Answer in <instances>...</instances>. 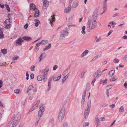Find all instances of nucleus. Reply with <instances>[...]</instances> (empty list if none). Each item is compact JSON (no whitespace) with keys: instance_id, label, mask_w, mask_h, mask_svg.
I'll list each match as a JSON object with an SVG mask.
<instances>
[{"instance_id":"1","label":"nucleus","mask_w":127,"mask_h":127,"mask_svg":"<svg viewBox=\"0 0 127 127\" xmlns=\"http://www.w3.org/2000/svg\"><path fill=\"white\" fill-rule=\"evenodd\" d=\"M65 114V110L64 108H62L59 113L58 116V120L60 122H61L64 118Z\"/></svg>"},{"instance_id":"2","label":"nucleus","mask_w":127,"mask_h":127,"mask_svg":"<svg viewBox=\"0 0 127 127\" xmlns=\"http://www.w3.org/2000/svg\"><path fill=\"white\" fill-rule=\"evenodd\" d=\"M21 119L20 113V112H18L16 116L15 115H13L11 119V122L14 121L16 122H19Z\"/></svg>"},{"instance_id":"3","label":"nucleus","mask_w":127,"mask_h":127,"mask_svg":"<svg viewBox=\"0 0 127 127\" xmlns=\"http://www.w3.org/2000/svg\"><path fill=\"white\" fill-rule=\"evenodd\" d=\"M61 34L60 35L59 39L60 40H63L65 38V36H67L68 35V32L67 31L65 30L62 31H61Z\"/></svg>"},{"instance_id":"4","label":"nucleus","mask_w":127,"mask_h":127,"mask_svg":"<svg viewBox=\"0 0 127 127\" xmlns=\"http://www.w3.org/2000/svg\"><path fill=\"white\" fill-rule=\"evenodd\" d=\"M92 26L91 27V29H93L96 27L97 25V23L95 20L93 19L92 22L91 23Z\"/></svg>"},{"instance_id":"5","label":"nucleus","mask_w":127,"mask_h":127,"mask_svg":"<svg viewBox=\"0 0 127 127\" xmlns=\"http://www.w3.org/2000/svg\"><path fill=\"white\" fill-rule=\"evenodd\" d=\"M98 12L97 10H95L94 11L92 15V19L95 20L97 19V16L98 14Z\"/></svg>"},{"instance_id":"6","label":"nucleus","mask_w":127,"mask_h":127,"mask_svg":"<svg viewBox=\"0 0 127 127\" xmlns=\"http://www.w3.org/2000/svg\"><path fill=\"white\" fill-rule=\"evenodd\" d=\"M43 5V8L45 9L48 7L49 5V2L47 0H42Z\"/></svg>"},{"instance_id":"7","label":"nucleus","mask_w":127,"mask_h":127,"mask_svg":"<svg viewBox=\"0 0 127 127\" xmlns=\"http://www.w3.org/2000/svg\"><path fill=\"white\" fill-rule=\"evenodd\" d=\"M99 121H100V119L97 116L96 117L95 123L96 127H98V126L100 125V122Z\"/></svg>"},{"instance_id":"8","label":"nucleus","mask_w":127,"mask_h":127,"mask_svg":"<svg viewBox=\"0 0 127 127\" xmlns=\"http://www.w3.org/2000/svg\"><path fill=\"white\" fill-rule=\"evenodd\" d=\"M90 110H87V109H85L84 112V117L85 119H87L89 115Z\"/></svg>"},{"instance_id":"9","label":"nucleus","mask_w":127,"mask_h":127,"mask_svg":"<svg viewBox=\"0 0 127 127\" xmlns=\"http://www.w3.org/2000/svg\"><path fill=\"white\" fill-rule=\"evenodd\" d=\"M23 41V40L20 37L16 40V44H18L19 45H22V43Z\"/></svg>"},{"instance_id":"10","label":"nucleus","mask_w":127,"mask_h":127,"mask_svg":"<svg viewBox=\"0 0 127 127\" xmlns=\"http://www.w3.org/2000/svg\"><path fill=\"white\" fill-rule=\"evenodd\" d=\"M23 39L27 41H30L32 40V38L30 37L25 36L22 37Z\"/></svg>"},{"instance_id":"11","label":"nucleus","mask_w":127,"mask_h":127,"mask_svg":"<svg viewBox=\"0 0 127 127\" xmlns=\"http://www.w3.org/2000/svg\"><path fill=\"white\" fill-rule=\"evenodd\" d=\"M101 74H99V73H97V72H95L93 75V77L95 79H97L99 77L101 76Z\"/></svg>"},{"instance_id":"12","label":"nucleus","mask_w":127,"mask_h":127,"mask_svg":"<svg viewBox=\"0 0 127 127\" xmlns=\"http://www.w3.org/2000/svg\"><path fill=\"white\" fill-rule=\"evenodd\" d=\"M91 105V101L90 100L88 101L87 102V106L86 109H87V110H90Z\"/></svg>"},{"instance_id":"13","label":"nucleus","mask_w":127,"mask_h":127,"mask_svg":"<svg viewBox=\"0 0 127 127\" xmlns=\"http://www.w3.org/2000/svg\"><path fill=\"white\" fill-rule=\"evenodd\" d=\"M71 6H68L67 8H66L64 10V12L65 13H67L70 12L71 10Z\"/></svg>"},{"instance_id":"14","label":"nucleus","mask_w":127,"mask_h":127,"mask_svg":"<svg viewBox=\"0 0 127 127\" xmlns=\"http://www.w3.org/2000/svg\"><path fill=\"white\" fill-rule=\"evenodd\" d=\"M88 52L89 51L88 50H87L85 51L81 54V57L83 58L84 56H86L88 54Z\"/></svg>"},{"instance_id":"15","label":"nucleus","mask_w":127,"mask_h":127,"mask_svg":"<svg viewBox=\"0 0 127 127\" xmlns=\"http://www.w3.org/2000/svg\"><path fill=\"white\" fill-rule=\"evenodd\" d=\"M45 57V53H42L40 56L39 60V61H40L42 59H43Z\"/></svg>"},{"instance_id":"16","label":"nucleus","mask_w":127,"mask_h":127,"mask_svg":"<svg viewBox=\"0 0 127 127\" xmlns=\"http://www.w3.org/2000/svg\"><path fill=\"white\" fill-rule=\"evenodd\" d=\"M115 70H110L109 72L108 75L110 77H112L115 73Z\"/></svg>"},{"instance_id":"17","label":"nucleus","mask_w":127,"mask_h":127,"mask_svg":"<svg viewBox=\"0 0 127 127\" xmlns=\"http://www.w3.org/2000/svg\"><path fill=\"white\" fill-rule=\"evenodd\" d=\"M51 44L50 43L48 45H46L45 47L43 49V51H45L46 50H47L49 49L51 47Z\"/></svg>"},{"instance_id":"18","label":"nucleus","mask_w":127,"mask_h":127,"mask_svg":"<svg viewBox=\"0 0 127 127\" xmlns=\"http://www.w3.org/2000/svg\"><path fill=\"white\" fill-rule=\"evenodd\" d=\"M103 12L101 14H103V13H105L107 9L106 3H103Z\"/></svg>"},{"instance_id":"19","label":"nucleus","mask_w":127,"mask_h":127,"mask_svg":"<svg viewBox=\"0 0 127 127\" xmlns=\"http://www.w3.org/2000/svg\"><path fill=\"white\" fill-rule=\"evenodd\" d=\"M35 5L33 3H31L30 5V9L31 10H33L36 9V7H35Z\"/></svg>"},{"instance_id":"20","label":"nucleus","mask_w":127,"mask_h":127,"mask_svg":"<svg viewBox=\"0 0 127 127\" xmlns=\"http://www.w3.org/2000/svg\"><path fill=\"white\" fill-rule=\"evenodd\" d=\"M69 74V73H68V74L66 76H65L63 78L62 80V83L63 84H64L66 80V79L68 76V75Z\"/></svg>"},{"instance_id":"21","label":"nucleus","mask_w":127,"mask_h":127,"mask_svg":"<svg viewBox=\"0 0 127 127\" xmlns=\"http://www.w3.org/2000/svg\"><path fill=\"white\" fill-rule=\"evenodd\" d=\"M78 1H76L75 2L73 3L72 7L74 8L78 6Z\"/></svg>"},{"instance_id":"22","label":"nucleus","mask_w":127,"mask_h":127,"mask_svg":"<svg viewBox=\"0 0 127 127\" xmlns=\"http://www.w3.org/2000/svg\"><path fill=\"white\" fill-rule=\"evenodd\" d=\"M40 45V43H37L36 44V45L35 47V48L37 50V52L39 50V46Z\"/></svg>"},{"instance_id":"23","label":"nucleus","mask_w":127,"mask_h":127,"mask_svg":"<svg viewBox=\"0 0 127 127\" xmlns=\"http://www.w3.org/2000/svg\"><path fill=\"white\" fill-rule=\"evenodd\" d=\"M90 84L89 83H87L86 85V90L87 91H89L90 90Z\"/></svg>"},{"instance_id":"24","label":"nucleus","mask_w":127,"mask_h":127,"mask_svg":"<svg viewBox=\"0 0 127 127\" xmlns=\"http://www.w3.org/2000/svg\"><path fill=\"white\" fill-rule=\"evenodd\" d=\"M39 12V10L38 9H36L34 14V16L36 17H37L38 16Z\"/></svg>"},{"instance_id":"25","label":"nucleus","mask_w":127,"mask_h":127,"mask_svg":"<svg viewBox=\"0 0 127 127\" xmlns=\"http://www.w3.org/2000/svg\"><path fill=\"white\" fill-rule=\"evenodd\" d=\"M43 77V76L41 75L38 76L37 78L38 80L39 81H41L42 80V78Z\"/></svg>"},{"instance_id":"26","label":"nucleus","mask_w":127,"mask_h":127,"mask_svg":"<svg viewBox=\"0 0 127 127\" xmlns=\"http://www.w3.org/2000/svg\"><path fill=\"white\" fill-rule=\"evenodd\" d=\"M91 25V22H90L89 21H88L87 25V29L88 30H90L91 29L90 26Z\"/></svg>"},{"instance_id":"27","label":"nucleus","mask_w":127,"mask_h":127,"mask_svg":"<svg viewBox=\"0 0 127 127\" xmlns=\"http://www.w3.org/2000/svg\"><path fill=\"white\" fill-rule=\"evenodd\" d=\"M38 105H37L36 104H35L32 107V109H33L32 110H30L29 112V113L30 112H32L33 110L35 109H36L37 108Z\"/></svg>"},{"instance_id":"28","label":"nucleus","mask_w":127,"mask_h":127,"mask_svg":"<svg viewBox=\"0 0 127 127\" xmlns=\"http://www.w3.org/2000/svg\"><path fill=\"white\" fill-rule=\"evenodd\" d=\"M42 112L40 111H39L38 112V117L40 119V118L43 115V113H41Z\"/></svg>"},{"instance_id":"29","label":"nucleus","mask_w":127,"mask_h":127,"mask_svg":"<svg viewBox=\"0 0 127 127\" xmlns=\"http://www.w3.org/2000/svg\"><path fill=\"white\" fill-rule=\"evenodd\" d=\"M34 21L36 22L35 23V26L36 27H37L38 26L39 23H40V21L38 19H35Z\"/></svg>"},{"instance_id":"30","label":"nucleus","mask_w":127,"mask_h":127,"mask_svg":"<svg viewBox=\"0 0 127 127\" xmlns=\"http://www.w3.org/2000/svg\"><path fill=\"white\" fill-rule=\"evenodd\" d=\"M33 88V85H30L29 86L27 90V93H28Z\"/></svg>"},{"instance_id":"31","label":"nucleus","mask_w":127,"mask_h":127,"mask_svg":"<svg viewBox=\"0 0 127 127\" xmlns=\"http://www.w3.org/2000/svg\"><path fill=\"white\" fill-rule=\"evenodd\" d=\"M107 79H106L104 80H101L100 82V83L101 84H103V85H104L107 83Z\"/></svg>"},{"instance_id":"32","label":"nucleus","mask_w":127,"mask_h":127,"mask_svg":"<svg viewBox=\"0 0 127 127\" xmlns=\"http://www.w3.org/2000/svg\"><path fill=\"white\" fill-rule=\"evenodd\" d=\"M49 71V69H46L41 70H40V72H43L44 74H45L46 72H47Z\"/></svg>"},{"instance_id":"33","label":"nucleus","mask_w":127,"mask_h":127,"mask_svg":"<svg viewBox=\"0 0 127 127\" xmlns=\"http://www.w3.org/2000/svg\"><path fill=\"white\" fill-rule=\"evenodd\" d=\"M1 52L4 55H5L7 53V49H2L1 50Z\"/></svg>"},{"instance_id":"34","label":"nucleus","mask_w":127,"mask_h":127,"mask_svg":"<svg viewBox=\"0 0 127 127\" xmlns=\"http://www.w3.org/2000/svg\"><path fill=\"white\" fill-rule=\"evenodd\" d=\"M12 123V122L13 123V124H12V127H15L16 125H17L18 124V122H16L14 121H12L11 122Z\"/></svg>"},{"instance_id":"35","label":"nucleus","mask_w":127,"mask_h":127,"mask_svg":"<svg viewBox=\"0 0 127 127\" xmlns=\"http://www.w3.org/2000/svg\"><path fill=\"white\" fill-rule=\"evenodd\" d=\"M124 111V108L123 106H122L120 107L119 109V112H123Z\"/></svg>"},{"instance_id":"36","label":"nucleus","mask_w":127,"mask_h":127,"mask_svg":"<svg viewBox=\"0 0 127 127\" xmlns=\"http://www.w3.org/2000/svg\"><path fill=\"white\" fill-rule=\"evenodd\" d=\"M48 42V40H42L41 42H39V43H40V44H46Z\"/></svg>"},{"instance_id":"37","label":"nucleus","mask_w":127,"mask_h":127,"mask_svg":"<svg viewBox=\"0 0 127 127\" xmlns=\"http://www.w3.org/2000/svg\"><path fill=\"white\" fill-rule=\"evenodd\" d=\"M39 108L40 109L39 111H41V113H43L45 110V107H43L41 108V107H39Z\"/></svg>"},{"instance_id":"38","label":"nucleus","mask_w":127,"mask_h":127,"mask_svg":"<svg viewBox=\"0 0 127 127\" xmlns=\"http://www.w3.org/2000/svg\"><path fill=\"white\" fill-rule=\"evenodd\" d=\"M61 77V75H60V76H58V77H59V78H54L53 79V80L55 81H58L60 79Z\"/></svg>"},{"instance_id":"39","label":"nucleus","mask_w":127,"mask_h":127,"mask_svg":"<svg viewBox=\"0 0 127 127\" xmlns=\"http://www.w3.org/2000/svg\"><path fill=\"white\" fill-rule=\"evenodd\" d=\"M11 25L9 24H7V25L5 26V28L7 29H9L11 27Z\"/></svg>"},{"instance_id":"40","label":"nucleus","mask_w":127,"mask_h":127,"mask_svg":"<svg viewBox=\"0 0 127 127\" xmlns=\"http://www.w3.org/2000/svg\"><path fill=\"white\" fill-rule=\"evenodd\" d=\"M5 6L8 12H9L10 10V8L9 5L7 4H5Z\"/></svg>"},{"instance_id":"41","label":"nucleus","mask_w":127,"mask_h":127,"mask_svg":"<svg viewBox=\"0 0 127 127\" xmlns=\"http://www.w3.org/2000/svg\"><path fill=\"white\" fill-rule=\"evenodd\" d=\"M8 18H9V19H6L5 20V21L4 22L5 23H6V24L7 23L6 22V21H8L9 22V23L10 22V18H9V16H10V14H8Z\"/></svg>"},{"instance_id":"42","label":"nucleus","mask_w":127,"mask_h":127,"mask_svg":"<svg viewBox=\"0 0 127 127\" xmlns=\"http://www.w3.org/2000/svg\"><path fill=\"white\" fill-rule=\"evenodd\" d=\"M89 124V122L84 123H83V126L84 127H86L88 126Z\"/></svg>"},{"instance_id":"43","label":"nucleus","mask_w":127,"mask_h":127,"mask_svg":"<svg viewBox=\"0 0 127 127\" xmlns=\"http://www.w3.org/2000/svg\"><path fill=\"white\" fill-rule=\"evenodd\" d=\"M54 76H52L51 77H50L49 79L48 80V84H51V82L52 80V78Z\"/></svg>"},{"instance_id":"44","label":"nucleus","mask_w":127,"mask_h":127,"mask_svg":"<svg viewBox=\"0 0 127 127\" xmlns=\"http://www.w3.org/2000/svg\"><path fill=\"white\" fill-rule=\"evenodd\" d=\"M124 62L127 61V55H125L124 57Z\"/></svg>"},{"instance_id":"45","label":"nucleus","mask_w":127,"mask_h":127,"mask_svg":"<svg viewBox=\"0 0 127 127\" xmlns=\"http://www.w3.org/2000/svg\"><path fill=\"white\" fill-rule=\"evenodd\" d=\"M54 119L53 118H52L49 120V122L51 124H52L54 122Z\"/></svg>"},{"instance_id":"46","label":"nucleus","mask_w":127,"mask_h":127,"mask_svg":"<svg viewBox=\"0 0 127 127\" xmlns=\"http://www.w3.org/2000/svg\"><path fill=\"white\" fill-rule=\"evenodd\" d=\"M86 90H85L83 93L82 97L85 98V96L86 95Z\"/></svg>"},{"instance_id":"47","label":"nucleus","mask_w":127,"mask_h":127,"mask_svg":"<svg viewBox=\"0 0 127 127\" xmlns=\"http://www.w3.org/2000/svg\"><path fill=\"white\" fill-rule=\"evenodd\" d=\"M119 61V60L116 58H115L113 62L116 63H118Z\"/></svg>"},{"instance_id":"48","label":"nucleus","mask_w":127,"mask_h":127,"mask_svg":"<svg viewBox=\"0 0 127 127\" xmlns=\"http://www.w3.org/2000/svg\"><path fill=\"white\" fill-rule=\"evenodd\" d=\"M19 91L20 90L19 89H17L14 90V93H16V94H18L19 93Z\"/></svg>"},{"instance_id":"49","label":"nucleus","mask_w":127,"mask_h":127,"mask_svg":"<svg viewBox=\"0 0 127 127\" xmlns=\"http://www.w3.org/2000/svg\"><path fill=\"white\" fill-rule=\"evenodd\" d=\"M35 68V66L33 65L31 67V70L32 71H34Z\"/></svg>"},{"instance_id":"50","label":"nucleus","mask_w":127,"mask_h":127,"mask_svg":"<svg viewBox=\"0 0 127 127\" xmlns=\"http://www.w3.org/2000/svg\"><path fill=\"white\" fill-rule=\"evenodd\" d=\"M68 125V123L67 122L64 123L63 125L64 127H67Z\"/></svg>"},{"instance_id":"51","label":"nucleus","mask_w":127,"mask_h":127,"mask_svg":"<svg viewBox=\"0 0 127 127\" xmlns=\"http://www.w3.org/2000/svg\"><path fill=\"white\" fill-rule=\"evenodd\" d=\"M3 28H0V33L3 34Z\"/></svg>"},{"instance_id":"52","label":"nucleus","mask_w":127,"mask_h":127,"mask_svg":"<svg viewBox=\"0 0 127 127\" xmlns=\"http://www.w3.org/2000/svg\"><path fill=\"white\" fill-rule=\"evenodd\" d=\"M30 77L31 79H33V78H34V74H32V73L30 75Z\"/></svg>"},{"instance_id":"53","label":"nucleus","mask_w":127,"mask_h":127,"mask_svg":"<svg viewBox=\"0 0 127 127\" xmlns=\"http://www.w3.org/2000/svg\"><path fill=\"white\" fill-rule=\"evenodd\" d=\"M58 67V66L55 65L53 67V69L54 70H55Z\"/></svg>"},{"instance_id":"54","label":"nucleus","mask_w":127,"mask_h":127,"mask_svg":"<svg viewBox=\"0 0 127 127\" xmlns=\"http://www.w3.org/2000/svg\"><path fill=\"white\" fill-rule=\"evenodd\" d=\"M67 26H68V27H70H70H74L75 26L73 24H68Z\"/></svg>"},{"instance_id":"55","label":"nucleus","mask_w":127,"mask_h":127,"mask_svg":"<svg viewBox=\"0 0 127 127\" xmlns=\"http://www.w3.org/2000/svg\"><path fill=\"white\" fill-rule=\"evenodd\" d=\"M109 107H111L112 109H113L115 107V105L114 104H113L111 105H110Z\"/></svg>"},{"instance_id":"56","label":"nucleus","mask_w":127,"mask_h":127,"mask_svg":"<svg viewBox=\"0 0 127 127\" xmlns=\"http://www.w3.org/2000/svg\"><path fill=\"white\" fill-rule=\"evenodd\" d=\"M112 87V86L111 85H108L106 87V88H108L107 89H108V90L110 89Z\"/></svg>"},{"instance_id":"57","label":"nucleus","mask_w":127,"mask_h":127,"mask_svg":"<svg viewBox=\"0 0 127 127\" xmlns=\"http://www.w3.org/2000/svg\"><path fill=\"white\" fill-rule=\"evenodd\" d=\"M4 36L3 34L0 33V38L2 39L4 38Z\"/></svg>"},{"instance_id":"58","label":"nucleus","mask_w":127,"mask_h":127,"mask_svg":"<svg viewBox=\"0 0 127 127\" xmlns=\"http://www.w3.org/2000/svg\"><path fill=\"white\" fill-rule=\"evenodd\" d=\"M96 79L95 78L92 82L91 84L92 85H94V82L95 81Z\"/></svg>"},{"instance_id":"59","label":"nucleus","mask_w":127,"mask_h":127,"mask_svg":"<svg viewBox=\"0 0 127 127\" xmlns=\"http://www.w3.org/2000/svg\"><path fill=\"white\" fill-rule=\"evenodd\" d=\"M109 91L108 89H107L106 91V94L107 95V96L108 97L109 96Z\"/></svg>"},{"instance_id":"60","label":"nucleus","mask_w":127,"mask_h":127,"mask_svg":"<svg viewBox=\"0 0 127 127\" xmlns=\"http://www.w3.org/2000/svg\"><path fill=\"white\" fill-rule=\"evenodd\" d=\"M112 32H113L112 30H110L109 32H108V34L107 35V36H109L112 33Z\"/></svg>"},{"instance_id":"61","label":"nucleus","mask_w":127,"mask_h":127,"mask_svg":"<svg viewBox=\"0 0 127 127\" xmlns=\"http://www.w3.org/2000/svg\"><path fill=\"white\" fill-rule=\"evenodd\" d=\"M28 26V24L27 23L24 26V28L25 29H27Z\"/></svg>"},{"instance_id":"62","label":"nucleus","mask_w":127,"mask_h":127,"mask_svg":"<svg viewBox=\"0 0 127 127\" xmlns=\"http://www.w3.org/2000/svg\"><path fill=\"white\" fill-rule=\"evenodd\" d=\"M116 79L115 77H113V78H111L110 79V81H114L116 80Z\"/></svg>"},{"instance_id":"63","label":"nucleus","mask_w":127,"mask_h":127,"mask_svg":"<svg viewBox=\"0 0 127 127\" xmlns=\"http://www.w3.org/2000/svg\"><path fill=\"white\" fill-rule=\"evenodd\" d=\"M19 58V57L17 56L16 57H15L14 58H12V60H13L15 61L17 60V59Z\"/></svg>"},{"instance_id":"64","label":"nucleus","mask_w":127,"mask_h":127,"mask_svg":"<svg viewBox=\"0 0 127 127\" xmlns=\"http://www.w3.org/2000/svg\"><path fill=\"white\" fill-rule=\"evenodd\" d=\"M101 38L100 37H99L98 39H97L96 40V42H98L101 39Z\"/></svg>"}]
</instances>
